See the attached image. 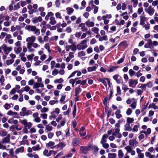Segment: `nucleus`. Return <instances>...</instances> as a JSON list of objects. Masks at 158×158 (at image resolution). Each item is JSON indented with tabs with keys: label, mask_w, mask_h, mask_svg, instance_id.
<instances>
[{
	"label": "nucleus",
	"mask_w": 158,
	"mask_h": 158,
	"mask_svg": "<svg viewBox=\"0 0 158 158\" xmlns=\"http://www.w3.org/2000/svg\"><path fill=\"white\" fill-rule=\"evenodd\" d=\"M2 50L4 52L5 54L6 55H8L10 52L12 51V48L11 47H8L6 44H4L2 45Z\"/></svg>",
	"instance_id": "nucleus-1"
},
{
	"label": "nucleus",
	"mask_w": 158,
	"mask_h": 158,
	"mask_svg": "<svg viewBox=\"0 0 158 158\" xmlns=\"http://www.w3.org/2000/svg\"><path fill=\"white\" fill-rule=\"evenodd\" d=\"M80 151L81 153L84 154H87L88 151H89L87 148V146H81Z\"/></svg>",
	"instance_id": "nucleus-2"
},
{
	"label": "nucleus",
	"mask_w": 158,
	"mask_h": 158,
	"mask_svg": "<svg viewBox=\"0 0 158 158\" xmlns=\"http://www.w3.org/2000/svg\"><path fill=\"white\" fill-rule=\"evenodd\" d=\"M79 140L77 138H74L72 142V146L73 147L77 146L79 145Z\"/></svg>",
	"instance_id": "nucleus-3"
},
{
	"label": "nucleus",
	"mask_w": 158,
	"mask_h": 158,
	"mask_svg": "<svg viewBox=\"0 0 158 158\" xmlns=\"http://www.w3.org/2000/svg\"><path fill=\"white\" fill-rule=\"evenodd\" d=\"M66 144L64 143L61 142L59 144H58L57 145L52 147H51L50 148L52 149L57 147V148H60L61 149H62L66 146Z\"/></svg>",
	"instance_id": "nucleus-4"
},
{
	"label": "nucleus",
	"mask_w": 158,
	"mask_h": 158,
	"mask_svg": "<svg viewBox=\"0 0 158 158\" xmlns=\"http://www.w3.org/2000/svg\"><path fill=\"white\" fill-rule=\"evenodd\" d=\"M155 11L154 9L153 8L152 6H149L147 12L151 16L152 15Z\"/></svg>",
	"instance_id": "nucleus-5"
},
{
	"label": "nucleus",
	"mask_w": 158,
	"mask_h": 158,
	"mask_svg": "<svg viewBox=\"0 0 158 158\" xmlns=\"http://www.w3.org/2000/svg\"><path fill=\"white\" fill-rule=\"evenodd\" d=\"M35 36H32L31 37H28L26 39V41L32 44H33L35 40Z\"/></svg>",
	"instance_id": "nucleus-6"
},
{
	"label": "nucleus",
	"mask_w": 158,
	"mask_h": 158,
	"mask_svg": "<svg viewBox=\"0 0 158 158\" xmlns=\"http://www.w3.org/2000/svg\"><path fill=\"white\" fill-rule=\"evenodd\" d=\"M121 112V110L120 109L117 110L115 113V114L116 116V117L117 119H119L122 116L120 113Z\"/></svg>",
	"instance_id": "nucleus-7"
},
{
	"label": "nucleus",
	"mask_w": 158,
	"mask_h": 158,
	"mask_svg": "<svg viewBox=\"0 0 158 158\" xmlns=\"http://www.w3.org/2000/svg\"><path fill=\"white\" fill-rule=\"evenodd\" d=\"M140 17V25H143L145 24L144 22L146 21V17H145L144 16H141Z\"/></svg>",
	"instance_id": "nucleus-8"
},
{
	"label": "nucleus",
	"mask_w": 158,
	"mask_h": 158,
	"mask_svg": "<svg viewBox=\"0 0 158 158\" xmlns=\"http://www.w3.org/2000/svg\"><path fill=\"white\" fill-rule=\"evenodd\" d=\"M90 20L89 19L87 21L85 22L86 25L88 27H93L94 25V23L93 22H89Z\"/></svg>",
	"instance_id": "nucleus-9"
},
{
	"label": "nucleus",
	"mask_w": 158,
	"mask_h": 158,
	"mask_svg": "<svg viewBox=\"0 0 158 158\" xmlns=\"http://www.w3.org/2000/svg\"><path fill=\"white\" fill-rule=\"evenodd\" d=\"M24 151V147H21L19 148H17L15 151V152L16 154H18L19 152H23Z\"/></svg>",
	"instance_id": "nucleus-10"
},
{
	"label": "nucleus",
	"mask_w": 158,
	"mask_h": 158,
	"mask_svg": "<svg viewBox=\"0 0 158 158\" xmlns=\"http://www.w3.org/2000/svg\"><path fill=\"white\" fill-rule=\"evenodd\" d=\"M75 96H78L80 92L81 91V89L80 88V86H79L78 87H77L75 89Z\"/></svg>",
	"instance_id": "nucleus-11"
},
{
	"label": "nucleus",
	"mask_w": 158,
	"mask_h": 158,
	"mask_svg": "<svg viewBox=\"0 0 158 158\" xmlns=\"http://www.w3.org/2000/svg\"><path fill=\"white\" fill-rule=\"evenodd\" d=\"M108 135L107 134H104L102 136L101 142H102V143L104 142H106V139H107L108 138Z\"/></svg>",
	"instance_id": "nucleus-12"
},
{
	"label": "nucleus",
	"mask_w": 158,
	"mask_h": 158,
	"mask_svg": "<svg viewBox=\"0 0 158 158\" xmlns=\"http://www.w3.org/2000/svg\"><path fill=\"white\" fill-rule=\"evenodd\" d=\"M50 20L49 22V23L51 25H53L56 23V21L55 19V18L54 17H50Z\"/></svg>",
	"instance_id": "nucleus-13"
},
{
	"label": "nucleus",
	"mask_w": 158,
	"mask_h": 158,
	"mask_svg": "<svg viewBox=\"0 0 158 158\" xmlns=\"http://www.w3.org/2000/svg\"><path fill=\"white\" fill-rule=\"evenodd\" d=\"M129 86L130 87H132V88H135V83L134 81V80L133 79H131L129 80Z\"/></svg>",
	"instance_id": "nucleus-14"
},
{
	"label": "nucleus",
	"mask_w": 158,
	"mask_h": 158,
	"mask_svg": "<svg viewBox=\"0 0 158 158\" xmlns=\"http://www.w3.org/2000/svg\"><path fill=\"white\" fill-rule=\"evenodd\" d=\"M26 110L27 109L26 107H23L21 109L22 111L19 113V115L21 116H24V114L27 111Z\"/></svg>",
	"instance_id": "nucleus-15"
},
{
	"label": "nucleus",
	"mask_w": 158,
	"mask_h": 158,
	"mask_svg": "<svg viewBox=\"0 0 158 158\" xmlns=\"http://www.w3.org/2000/svg\"><path fill=\"white\" fill-rule=\"evenodd\" d=\"M107 36L106 35L103 36H100L99 38V40L100 41H102L103 40H107Z\"/></svg>",
	"instance_id": "nucleus-16"
},
{
	"label": "nucleus",
	"mask_w": 158,
	"mask_h": 158,
	"mask_svg": "<svg viewBox=\"0 0 158 158\" xmlns=\"http://www.w3.org/2000/svg\"><path fill=\"white\" fill-rule=\"evenodd\" d=\"M118 68V66H112V67L110 68L109 69H108L107 71L109 72H111L115 70L116 69Z\"/></svg>",
	"instance_id": "nucleus-17"
},
{
	"label": "nucleus",
	"mask_w": 158,
	"mask_h": 158,
	"mask_svg": "<svg viewBox=\"0 0 158 158\" xmlns=\"http://www.w3.org/2000/svg\"><path fill=\"white\" fill-rule=\"evenodd\" d=\"M105 80H106L104 79V78L103 79L100 78L98 79V81L100 82H102L105 86H107V84Z\"/></svg>",
	"instance_id": "nucleus-18"
},
{
	"label": "nucleus",
	"mask_w": 158,
	"mask_h": 158,
	"mask_svg": "<svg viewBox=\"0 0 158 158\" xmlns=\"http://www.w3.org/2000/svg\"><path fill=\"white\" fill-rule=\"evenodd\" d=\"M108 158H115L117 155L115 153H109L108 154Z\"/></svg>",
	"instance_id": "nucleus-19"
},
{
	"label": "nucleus",
	"mask_w": 158,
	"mask_h": 158,
	"mask_svg": "<svg viewBox=\"0 0 158 158\" xmlns=\"http://www.w3.org/2000/svg\"><path fill=\"white\" fill-rule=\"evenodd\" d=\"M97 68V67L95 66H94L92 67H89L87 69L89 72H91L95 71Z\"/></svg>",
	"instance_id": "nucleus-20"
},
{
	"label": "nucleus",
	"mask_w": 158,
	"mask_h": 158,
	"mask_svg": "<svg viewBox=\"0 0 158 158\" xmlns=\"http://www.w3.org/2000/svg\"><path fill=\"white\" fill-rule=\"evenodd\" d=\"M55 142H53V141H50L47 144H46V146L48 147H52L53 146H54V145H55Z\"/></svg>",
	"instance_id": "nucleus-21"
},
{
	"label": "nucleus",
	"mask_w": 158,
	"mask_h": 158,
	"mask_svg": "<svg viewBox=\"0 0 158 158\" xmlns=\"http://www.w3.org/2000/svg\"><path fill=\"white\" fill-rule=\"evenodd\" d=\"M66 10L68 12V13L69 15H70L74 11V10L73 8H70V7H67L66 8Z\"/></svg>",
	"instance_id": "nucleus-22"
},
{
	"label": "nucleus",
	"mask_w": 158,
	"mask_h": 158,
	"mask_svg": "<svg viewBox=\"0 0 158 158\" xmlns=\"http://www.w3.org/2000/svg\"><path fill=\"white\" fill-rule=\"evenodd\" d=\"M118 157L119 158H122L123 156V154L121 150H119L118 151Z\"/></svg>",
	"instance_id": "nucleus-23"
},
{
	"label": "nucleus",
	"mask_w": 158,
	"mask_h": 158,
	"mask_svg": "<svg viewBox=\"0 0 158 158\" xmlns=\"http://www.w3.org/2000/svg\"><path fill=\"white\" fill-rule=\"evenodd\" d=\"M134 121V119L133 118L128 117L127 118V123L129 124L132 123Z\"/></svg>",
	"instance_id": "nucleus-24"
},
{
	"label": "nucleus",
	"mask_w": 158,
	"mask_h": 158,
	"mask_svg": "<svg viewBox=\"0 0 158 158\" xmlns=\"http://www.w3.org/2000/svg\"><path fill=\"white\" fill-rule=\"evenodd\" d=\"M144 47L145 48H154L153 47L152 45V44H149V43L145 44L144 46Z\"/></svg>",
	"instance_id": "nucleus-25"
},
{
	"label": "nucleus",
	"mask_w": 158,
	"mask_h": 158,
	"mask_svg": "<svg viewBox=\"0 0 158 158\" xmlns=\"http://www.w3.org/2000/svg\"><path fill=\"white\" fill-rule=\"evenodd\" d=\"M66 96L65 95H62L60 99V101L61 103H62L63 104L65 103L66 102H64V101L65 99Z\"/></svg>",
	"instance_id": "nucleus-26"
},
{
	"label": "nucleus",
	"mask_w": 158,
	"mask_h": 158,
	"mask_svg": "<svg viewBox=\"0 0 158 158\" xmlns=\"http://www.w3.org/2000/svg\"><path fill=\"white\" fill-rule=\"evenodd\" d=\"M127 124H126L125 125L124 127L125 128V131H131L132 130V128L130 127V125L129 124H128V126H127Z\"/></svg>",
	"instance_id": "nucleus-27"
},
{
	"label": "nucleus",
	"mask_w": 158,
	"mask_h": 158,
	"mask_svg": "<svg viewBox=\"0 0 158 158\" xmlns=\"http://www.w3.org/2000/svg\"><path fill=\"white\" fill-rule=\"evenodd\" d=\"M32 148L35 151L40 150L41 149L39 144H37L36 146L33 147Z\"/></svg>",
	"instance_id": "nucleus-28"
},
{
	"label": "nucleus",
	"mask_w": 158,
	"mask_h": 158,
	"mask_svg": "<svg viewBox=\"0 0 158 158\" xmlns=\"http://www.w3.org/2000/svg\"><path fill=\"white\" fill-rule=\"evenodd\" d=\"M105 143L104 142L102 143V142H100L101 143L103 147L107 149L109 148V146L108 143Z\"/></svg>",
	"instance_id": "nucleus-29"
},
{
	"label": "nucleus",
	"mask_w": 158,
	"mask_h": 158,
	"mask_svg": "<svg viewBox=\"0 0 158 158\" xmlns=\"http://www.w3.org/2000/svg\"><path fill=\"white\" fill-rule=\"evenodd\" d=\"M14 62V60L13 59L8 60L6 61V64L7 65H9L12 64Z\"/></svg>",
	"instance_id": "nucleus-30"
},
{
	"label": "nucleus",
	"mask_w": 158,
	"mask_h": 158,
	"mask_svg": "<svg viewBox=\"0 0 158 158\" xmlns=\"http://www.w3.org/2000/svg\"><path fill=\"white\" fill-rule=\"evenodd\" d=\"M16 48H15L14 50L16 54H18L22 51V48L21 47H19L17 48L16 50H15Z\"/></svg>",
	"instance_id": "nucleus-31"
},
{
	"label": "nucleus",
	"mask_w": 158,
	"mask_h": 158,
	"mask_svg": "<svg viewBox=\"0 0 158 158\" xmlns=\"http://www.w3.org/2000/svg\"><path fill=\"white\" fill-rule=\"evenodd\" d=\"M10 141V139L8 137H5L2 140V143H8Z\"/></svg>",
	"instance_id": "nucleus-32"
},
{
	"label": "nucleus",
	"mask_w": 158,
	"mask_h": 158,
	"mask_svg": "<svg viewBox=\"0 0 158 158\" xmlns=\"http://www.w3.org/2000/svg\"><path fill=\"white\" fill-rule=\"evenodd\" d=\"M121 92L119 86H118L117 87V94H115L116 96L118 95V94L120 95Z\"/></svg>",
	"instance_id": "nucleus-33"
},
{
	"label": "nucleus",
	"mask_w": 158,
	"mask_h": 158,
	"mask_svg": "<svg viewBox=\"0 0 158 158\" xmlns=\"http://www.w3.org/2000/svg\"><path fill=\"white\" fill-rule=\"evenodd\" d=\"M92 31L95 33L97 34L98 32L99 29L97 27H94L93 28L91 29Z\"/></svg>",
	"instance_id": "nucleus-34"
},
{
	"label": "nucleus",
	"mask_w": 158,
	"mask_h": 158,
	"mask_svg": "<svg viewBox=\"0 0 158 158\" xmlns=\"http://www.w3.org/2000/svg\"><path fill=\"white\" fill-rule=\"evenodd\" d=\"M125 149L126 150L128 153H130L132 149L130 146H126L125 147Z\"/></svg>",
	"instance_id": "nucleus-35"
},
{
	"label": "nucleus",
	"mask_w": 158,
	"mask_h": 158,
	"mask_svg": "<svg viewBox=\"0 0 158 158\" xmlns=\"http://www.w3.org/2000/svg\"><path fill=\"white\" fill-rule=\"evenodd\" d=\"M32 113V112L30 110H27L26 112L24 114V116L26 115L27 116L29 114H31Z\"/></svg>",
	"instance_id": "nucleus-36"
},
{
	"label": "nucleus",
	"mask_w": 158,
	"mask_h": 158,
	"mask_svg": "<svg viewBox=\"0 0 158 158\" xmlns=\"http://www.w3.org/2000/svg\"><path fill=\"white\" fill-rule=\"evenodd\" d=\"M129 73L131 77L133 76L135 74V72L132 69H130L129 70Z\"/></svg>",
	"instance_id": "nucleus-37"
},
{
	"label": "nucleus",
	"mask_w": 158,
	"mask_h": 158,
	"mask_svg": "<svg viewBox=\"0 0 158 158\" xmlns=\"http://www.w3.org/2000/svg\"><path fill=\"white\" fill-rule=\"evenodd\" d=\"M71 46H72L71 48V50L75 52L77 50V47L76 45L74 43H73Z\"/></svg>",
	"instance_id": "nucleus-38"
},
{
	"label": "nucleus",
	"mask_w": 158,
	"mask_h": 158,
	"mask_svg": "<svg viewBox=\"0 0 158 158\" xmlns=\"http://www.w3.org/2000/svg\"><path fill=\"white\" fill-rule=\"evenodd\" d=\"M21 123L22 124L24 125L25 127H27V120L26 119H24Z\"/></svg>",
	"instance_id": "nucleus-39"
},
{
	"label": "nucleus",
	"mask_w": 158,
	"mask_h": 158,
	"mask_svg": "<svg viewBox=\"0 0 158 158\" xmlns=\"http://www.w3.org/2000/svg\"><path fill=\"white\" fill-rule=\"evenodd\" d=\"M63 81V79L62 78H60L59 79L55 80L54 81V82L55 83H61Z\"/></svg>",
	"instance_id": "nucleus-40"
},
{
	"label": "nucleus",
	"mask_w": 158,
	"mask_h": 158,
	"mask_svg": "<svg viewBox=\"0 0 158 158\" xmlns=\"http://www.w3.org/2000/svg\"><path fill=\"white\" fill-rule=\"evenodd\" d=\"M122 89L124 90V91L125 92H126V90L129 89L127 87V86L126 85L124 84L123 85Z\"/></svg>",
	"instance_id": "nucleus-41"
},
{
	"label": "nucleus",
	"mask_w": 158,
	"mask_h": 158,
	"mask_svg": "<svg viewBox=\"0 0 158 158\" xmlns=\"http://www.w3.org/2000/svg\"><path fill=\"white\" fill-rule=\"evenodd\" d=\"M46 129L48 131H49L52 130V127L51 126H49V125H47L46 127Z\"/></svg>",
	"instance_id": "nucleus-42"
},
{
	"label": "nucleus",
	"mask_w": 158,
	"mask_h": 158,
	"mask_svg": "<svg viewBox=\"0 0 158 158\" xmlns=\"http://www.w3.org/2000/svg\"><path fill=\"white\" fill-rule=\"evenodd\" d=\"M58 73V70L57 69H55L52 72V75L53 76H55Z\"/></svg>",
	"instance_id": "nucleus-43"
},
{
	"label": "nucleus",
	"mask_w": 158,
	"mask_h": 158,
	"mask_svg": "<svg viewBox=\"0 0 158 158\" xmlns=\"http://www.w3.org/2000/svg\"><path fill=\"white\" fill-rule=\"evenodd\" d=\"M34 56V54H31V55H28L27 57V59L28 60H31L32 59L33 57Z\"/></svg>",
	"instance_id": "nucleus-44"
},
{
	"label": "nucleus",
	"mask_w": 158,
	"mask_h": 158,
	"mask_svg": "<svg viewBox=\"0 0 158 158\" xmlns=\"http://www.w3.org/2000/svg\"><path fill=\"white\" fill-rule=\"evenodd\" d=\"M1 133L0 134V136H6L7 134V132L5 131L4 130H2L1 131Z\"/></svg>",
	"instance_id": "nucleus-45"
},
{
	"label": "nucleus",
	"mask_w": 158,
	"mask_h": 158,
	"mask_svg": "<svg viewBox=\"0 0 158 158\" xmlns=\"http://www.w3.org/2000/svg\"><path fill=\"white\" fill-rule=\"evenodd\" d=\"M108 100V97H107L104 98L103 101V103L104 106H106L107 104V101Z\"/></svg>",
	"instance_id": "nucleus-46"
},
{
	"label": "nucleus",
	"mask_w": 158,
	"mask_h": 158,
	"mask_svg": "<svg viewBox=\"0 0 158 158\" xmlns=\"http://www.w3.org/2000/svg\"><path fill=\"white\" fill-rule=\"evenodd\" d=\"M67 131L66 133V134L65 135V136L66 137H68L70 136V133L69 132L70 129L69 128H68L67 129Z\"/></svg>",
	"instance_id": "nucleus-47"
},
{
	"label": "nucleus",
	"mask_w": 158,
	"mask_h": 158,
	"mask_svg": "<svg viewBox=\"0 0 158 158\" xmlns=\"http://www.w3.org/2000/svg\"><path fill=\"white\" fill-rule=\"evenodd\" d=\"M94 145H95L93 146L91 144H90L89 145V146H87V148L88 149V151H89L90 150V149H91V150L93 149L94 148Z\"/></svg>",
	"instance_id": "nucleus-48"
},
{
	"label": "nucleus",
	"mask_w": 158,
	"mask_h": 158,
	"mask_svg": "<svg viewBox=\"0 0 158 158\" xmlns=\"http://www.w3.org/2000/svg\"><path fill=\"white\" fill-rule=\"evenodd\" d=\"M132 112V110L131 108H128L126 111V114L127 115H130Z\"/></svg>",
	"instance_id": "nucleus-49"
},
{
	"label": "nucleus",
	"mask_w": 158,
	"mask_h": 158,
	"mask_svg": "<svg viewBox=\"0 0 158 158\" xmlns=\"http://www.w3.org/2000/svg\"><path fill=\"white\" fill-rule=\"evenodd\" d=\"M48 110V109L47 108L44 107L41 110V111L42 113H44L47 112Z\"/></svg>",
	"instance_id": "nucleus-50"
},
{
	"label": "nucleus",
	"mask_w": 158,
	"mask_h": 158,
	"mask_svg": "<svg viewBox=\"0 0 158 158\" xmlns=\"http://www.w3.org/2000/svg\"><path fill=\"white\" fill-rule=\"evenodd\" d=\"M40 83L38 82L35 83L34 85L33 88H38L40 87Z\"/></svg>",
	"instance_id": "nucleus-51"
},
{
	"label": "nucleus",
	"mask_w": 158,
	"mask_h": 158,
	"mask_svg": "<svg viewBox=\"0 0 158 158\" xmlns=\"http://www.w3.org/2000/svg\"><path fill=\"white\" fill-rule=\"evenodd\" d=\"M94 151L93 153L95 154H96L98 152L99 149L98 147H96L95 145H94Z\"/></svg>",
	"instance_id": "nucleus-52"
},
{
	"label": "nucleus",
	"mask_w": 158,
	"mask_h": 158,
	"mask_svg": "<svg viewBox=\"0 0 158 158\" xmlns=\"http://www.w3.org/2000/svg\"><path fill=\"white\" fill-rule=\"evenodd\" d=\"M125 57L124 56L123 57L120 58V59H119L118 61H117V64H120L122 63L124 60Z\"/></svg>",
	"instance_id": "nucleus-53"
},
{
	"label": "nucleus",
	"mask_w": 158,
	"mask_h": 158,
	"mask_svg": "<svg viewBox=\"0 0 158 158\" xmlns=\"http://www.w3.org/2000/svg\"><path fill=\"white\" fill-rule=\"evenodd\" d=\"M120 44H123L125 47H126L128 46V44L126 41L124 40L122 41L120 43Z\"/></svg>",
	"instance_id": "nucleus-54"
},
{
	"label": "nucleus",
	"mask_w": 158,
	"mask_h": 158,
	"mask_svg": "<svg viewBox=\"0 0 158 158\" xmlns=\"http://www.w3.org/2000/svg\"><path fill=\"white\" fill-rule=\"evenodd\" d=\"M136 102H133L131 104L130 106L132 109H134L136 108Z\"/></svg>",
	"instance_id": "nucleus-55"
},
{
	"label": "nucleus",
	"mask_w": 158,
	"mask_h": 158,
	"mask_svg": "<svg viewBox=\"0 0 158 158\" xmlns=\"http://www.w3.org/2000/svg\"><path fill=\"white\" fill-rule=\"evenodd\" d=\"M85 52L82 51L81 52H79L78 53V55L79 56H83L85 55Z\"/></svg>",
	"instance_id": "nucleus-56"
},
{
	"label": "nucleus",
	"mask_w": 158,
	"mask_h": 158,
	"mask_svg": "<svg viewBox=\"0 0 158 158\" xmlns=\"http://www.w3.org/2000/svg\"><path fill=\"white\" fill-rule=\"evenodd\" d=\"M11 21H6L4 22V25L5 26L7 27L10 26V24Z\"/></svg>",
	"instance_id": "nucleus-57"
},
{
	"label": "nucleus",
	"mask_w": 158,
	"mask_h": 158,
	"mask_svg": "<svg viewBox=\"0 0 158 158\" xmlns=\"http://www.w3.org/2000/svg\"><path fill=\"white\" fill-rule=\"evenodd\" d=\"M146 84L148 88H151L153 86L152 83L151 81H149L147 84Z\"/></svg>",
	"instance_id": "nucleus-58"
},
{
	"label": "nucleus",
	"mask_w": 158,
	"mask_h": 158,
	"mask_svg": "<svg viewBox=\"0 0 158 158\" xmlns=\"http://www.w3.org/2000/svg\"><path fill=\"white\" fill-rule=\"evenodd\" d=\"M56 17L57 18L60 19H62V17L60 15V14L59 12H57L55 14Z\"/></svg>",
	"instance_id": "nucleus-59"
},
{
	"label": "nucleus",
	"mask_w": 158,
	"mask_h": 158,
	"mask_svg": "<svg viewBox=\"0 0 158 158\" xmlns=\"http://www.w3.org/2000/svg\"><path fill=\"white\" fill-rule=\"evenodd\" d=\"M6 35H7L6 33L2 32L1 34V35H0V39H2L4 38Z\"/></svg>",
	"instance_id": "nucleus-60"
},
{
	"label": "nucleus",
	"mask_w": 158,
	"mask_h": 158,
	"mask_svg": "<svg viewBox=\"0 0 158 158\" xmlns=\"http://www.w3.org/2000/svg\"><path fill=\"white\" fill-rule=\"evenodd\" d=\"M54 135V133L49 132L48 133V137L49 139H51L53 137Z\"/></svg>",
	"instance_id": "nucleus-61"
},
{
	"label": "nucleus",
	"mask_w": 158,
	"mask_h": 158,
	"mask_svg": "<svg viewBox=\"0 0 158 158\" xmlns=\"http://www.w3.org/2000/svg\"><path fill=\"white\" fill-rule=\"evenodd\" d=\"M20 7V5L19 3H17V4L14 6V9L15 10H17Z\"/></svg>",
	"instance_id": "nucleus-62"
},
{
	"label": "nucleus",
	"mask_w": 158,
	"mask_h": 158,
	"mask_svg": "<svg viewBox=\"0 0 158 158\" xmlns=\"http://www.w3.org/2000/svg\"><path fill=\"white\" fill-rule=\"evenodd\" d=\"M10 107V104L8 103H6L4 105V108L6 110L8 109Z\"/></svg>",
	"instance_id": "nucleus-63"
},
{
	"label": "nucleus",
	"mask_w": 158,
	"mask_h": 158,
	"mask_svg": "<svg viewBox=\"0 0 158 158\" xmlns=\"http://www.w3.org/2000/svg\"><path fill=\"white\" fill-rule=\"evenodd\" d=\"M109 120L110 123L111 124H114L115 122V120L112 118H110Z\"/></svg>",
	"instance_id": "nucleus-64"
}]
</instances>
